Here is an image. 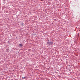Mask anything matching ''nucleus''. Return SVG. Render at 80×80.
<instances>
[{
    "label": "nucleus",
    "mask_w": 80,
    "mask_h": 80,
    "mask_svg": "<svg viewBox=\"0 0 80 80\" xmlns=\"http://www.w3.org/2000/svg\"><path fill=\"white\" fill-rule=\"evenodd\" d=\"M19 46H22V44H19Z\"/></svg>",
    "instance_id": "obj_2"
},
{
    "label": "nucleus",
    "mask_w": 80,
    "mask_h": 80,
    "mask_svg": "<svg viewBox=\"0 0 80 80\" xmlns=\"http://www.w3.org/2000/svg\"><path fill=\"white\" fill-rule=\"evenodd\" d=\"M47 44L48 45H52L53 44V42H47Z\"/></svg>",
    "instance_id": "obj_1"
},
{
    "label": "nucleus",
    "mask_w": 80,
    "mask_h": 80,
    "mask_svg": "<svg viewBox=\"0 0 80 80\" xmlns=\"http://www.w3.org/2000/svg\"><path fill=\"white\" fill-rule=\"evenodd\" d=\"M25 78V77H24V78Z\"/></svg>",
    "instance_id": "obj_3"
}]
</instances>
